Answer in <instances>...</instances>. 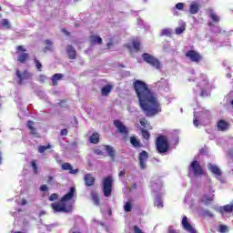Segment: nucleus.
<instances>
[{
    "instance_id": "f257e3e1",
    "label": "nucleus",
    "mask_w": 233,
    "mask_h": 233,
    "mask_svg": "<svg viewBox=\"0 0 233 233\" xmlns=\"http://www.w3.org/2000/svg\"><path fill=\"white\" fill-rule=\"evenodd\" d=\"M133 88L138 99V105L147 117H154L161 112V104L157 100V95L150 89L148 84L143 80H135Z\"/></svg>"
},
{
    "instance_id": "f03ea898",
    "label": "nucleus",
    "mask_w": 233,
    "mask_h": 233,
    "mask_svg": "<svg viewBox=\"0 0 233 233\" xmlns=\"http://www.w3.org/2000/svg\"><path fill=\"white\" fill-rule=\"evenodd\" d=\"M76 194V187H71L67 194H66L59 202L51 204V207L55 212H64L65 214H69L73 210L72 198Z\"/></svg>"
},
{
    "instance_id": "7ed1b4c3",
    "label": "nucleus",
    "mask_w": 233,
    "mask_h": 233,
    "mask_svg": "<svg viewBox=\"0 0 233 233\" xmlns=\"http://www.w3.org/2000/svg\"><path fill=\"white\" fill-rule=\"evenodd\" d=\"M156 150L158 154H167L170 150V141L168 137L160 135L157 137Z\"/></svg>"
},
{
    "instance_id": "20e7f679",
    "label": "nucleus",
    "mask_w": 233,
    "mask_h": 233,
    "mask_svg": "<svg viewBox=\"0 0 233 233\" xmlns=\"http://www.w3.org/2000/svg\"><path fill=\"white\" fill-rule=\"evenodd\" d=\"M187 170L188 177H192V176H194L195 177H199V176H203V174H205V169L203 168V166H201V163H199V161L198 160H193L189 165Z\"/></svg>"
},
{
    "instance_id": "39448f33",
    "label": "nucleus",
    "mask_w": 233,
    "mask_h": 233,
    "mask_svg": "<svg viewBox=\"0 0 233 233\" xmlns=\"http://www.w3.org/2000/svg\"><path fill=\"white\" fill-rule=\"evenodd\" d=\"M114 187V177L107 176L102 180V190L105 198L112 196V188Z\"/></svg>"
},
{
    "instance_id": "423d86ee",
    "label": "nucleus",
    "mask_w": 233,
    "mask_h": 233,
    "mask_svg": "<svg viewBox=\"0 0 233 233\" xmlns=\"http://www.w3.org/2000/svg\"><path fill=\"white\" fill-rule=\"evenodd\" d=\"M142 59L145 61V63H147V65H150V66L156 68V70H161V62L159 59L156 58V56L148 53H144L142 55Z\"/></svg>"
},
{
    "instance_id": "0eeeda50",
    "label": "nucleus",
    "mask_w": 233,
    "mask_h": 233,
    "mask_svg": "<svg viewBox=\"0 0 233 233\" xmlns=\"http://www.w3.org/2000/svg\"><path fill=\"white\" fill-rule=\"evenodd\" d=\"M16 54H19L17 56V61L22 65H25L30 59V54L26 53V48H25V46H16Z\"/></svg>"
},
{
    "instance_id": "6e6552de",
    "label": "nucleus",
    "mask_w": 233,
    "mask_h": 233,
    "mask_svg": "<svg viewBox=\"0 0 233 233\" xmlns=\"http://www.w3.org/2000/svg\"><path fill=\"white\" fill-rule=\"evenodd\" d=\"M185 56L187 57V59H189L192 63H199L200 61H203V56L196 50H188L185 54Z\"/></svg>"
},
{
    "instance_id": "1a4fd4ad",
    "label": "nucleus",
    "mask_w": 233,
    "mask_h": 233,
    "mask_svg": "<svg viewBox=\"0 0 233 233\" xmlns=\"http://www.w3.org/2000/svg\"><path fill=\"white\" fill-rule=\"evenodd\" d=\"M147 161H148V152L143 150L138 154V165L142 170L147 168Z\"/></svg>"
},
{
    "instance_id": "9d476101",
    "label": "nucleus",
    "mask_w": 233,
    "mask_h": 233,
    "mask_svg": "<svg viewBox=\"0 0 233 233\" xmlns=\"http://www.w3.org/2000/svg\"><path fill=\"white\" fill-rule=\"evenodd\" d=\"M181 226L186 230V232L188 233H198V230L195 229L194 226L190 224L188 221V218L187 216H184L182 218Z\"/></svg>"
},
{
    "instance_id": "9b49d317",
    "label": "nucleus",
    "mask_w": 233,
    "mask_h": 233,
    "mask_svg": "<svg viewBox=\"0 0 233 233\" xmlns=\"http://www.w3.org/2000/svg\"><path fill=\"white\" fill-rule=\"evenodd\" d=\"M126 48H127L130 54L137 53L141 50V42L139 40H132V44H127Z\"/></svg>"
},
{
    "instance_id": "f8f14e48",
    "label": "nucleus",
    "mask_w": 233,
    "mask_h": 233,
    "mask_svg": "<svg viewBox=\"0 0 233 233\" xmlns=\"http://www.w3.org/2000/svg\"><path fill=\"white\" fill-rule=\"evenodd\" d=\"M113 123L120 134H123L124 136H128V128L125 127V125H123V122H121L118 119H116Z\"/></svg>"
},
{
    "instance_id": "ddd939ff",
    "label": "nucleus",
    "mask_w": 233,
    "mask_h": 233,
    "mask_svg": "<svg viewBox=\"0 0 233 233\" xmlns=\"http://www.w3.org/2000/svg\"><path fill=\"white\" fill-rule=\"evenodd\" d=\"M217 128L218 132H227V130L230 128V124L227 122L225 119H220L217 123Z\"/></svg>"
},
{
    "instance_id": "4468645a",
    "label": "nucleus",
    "mask_w": 233,
    "mask_h": 233,
    "mask_svg": "<svg viewBox=\"0 0 233 233\" xmlns=\"http://www.w3.org/2000/svg\"><path fill=\"white\" fill-rule=\"evenodd\" d=\"M15 74L20 81V85L21 83H23V81L30 79V77H32V75H30V73L27 70H25L23 73H21L19 69H16Z\"/></svg>"
},
{
    "instance_id": "2eb2a0df",
    "label": "nucleus",
    "mask_w": 233,
    "mask_h": 233,
    "mask_svg": "<svg viewBox=\"0 0 233 233\" xmlns=\"http://www.w3.org/2000/svg\"><path fill=\"white\" fill-rule=\"evenodd\" d=\"M61 168L63 170H68L69 174H79V169H74V167H72V164L68 163V162H65L61 165Z\"/></svg>"
},
{
    "instance_id": "dca6fc26",
    "label": "nucleus",
    "mask_w": 233,
    "mask_h": 233,
    "mask_svg": "<svg viewBox=\"0 0 233 233\" xmlns=\"http://www.w3.org/2000/svg\"><path fill=\"white\" fill-rule=\"evenodd\" d=\"M84 181L86 183V187H92L94 183H96V178L92 176V174H86L84 177Z\"/></svg>"
},
{
    "instance_id": "f3484780",
    "label": "nucleus",
    "mask_w": 233,
    "mask_h": 233,
    "mask_svg": "<svg viewBox=\"0 0 233 233\" xmlns=\"http://www.w3.org/2000/svg\"><path fill=\"white\" fill-rule=\"evenodd\" d=\"M90 45H103V38L99 35H92L89 36Z\"/></svg>"
},
{
    "instance_id": "a211bd4d",
    "label": "nucleus",
    "mask_w": 233,
    "mask_h": 233,
    "mask_svg": "<svg viewBox=\"0 0 233 233\" xmlns=\"http://www.w3.org/2000/svg\"><path fill=\"white\" fill-rule=\"evenodd\" d=\"M66 50L69 59H76V57H77V53L76 52V48H74V46H67Z\"/></svg>"
},
{
    "instance_id": "6ab92c4d",
    "label": "nucleus",
    "mask_w": 233,
    "mask_h": 233,
    "mask_svg": "<svg viewBox=\"0 0 233 233\" xmlns=\"http://www.w3.org/2000/svg\"><path fill=\"white\" fill-rule=\"evenodd\" d=\"M130 144L134 148H143V144L141 143V140L137 139L136 137H130L129 138Z\"/></svg>"
},
{
    "instance_id": "aec40b11",
    "label": "nucleus",
    "mask_w": 233,
    "mask_h": 233,
    "mask_svg": "<svg viewBox=\"0 0 233 233\" xmlns=\"http://www.w3.org/2000/svg\"><path fill=\"white\" fill-rule=\"evenodd\" d=\"M105 149L106 150L109 157H111L112 161H116V149L112 146H105Z\"/></svg>"
},
{
    "instance_id": "412c9836",
    "label": "nucleus",
    "mask_w": 233,
    "mask_h": 233,
    "mask_svg": "<svg viewBox=\"0 0 233 233\" xmlns=\"http://www.w3.org/2000/svg\"><path fill=\"white\" fill-rule=\"evenodd\" d=\"M207 14L214 23H219V16L214 12L212 8L207 10Z\"/></svg>"
},
{
    "instance_id": "4be33fe9",
    "label": "nucleus",
    "mask_w": 233,
    "mask_h": 233,
    "mask_svg": "<svg viewBox=\"0 0 233 233\" xmlns=\"http://www.w3.org/2000/svg\"><path fill=\"white\" fill-rule=\"evenodd\" d=\"M34 125H35L34 121L32 120L27 121V128H29L31 136L37 137L38 136L37 129L34 127Z\"/></svg>"
},
{
    "instance_id": "5701e85b",
    "label": "nucleus",
    "mask_w": 233,
    "mask_h": 233,
    "mask_svg": "<svg viewBox=\"0 0 233 233\" xmlns=\"http://www.w3.org/2000/svg\"><path fill=\"white\" fill-rule=\"evenodd\" d=\"M63 77H65V76L63 74L56 73V74L53 75L52 78H51L53 86H57V82L61 81V79H63Z\"/></svg>"
},
{
    "instance_id": "b1692460",
    "label": "nucleus",
    "mask_w": 233,
    "mask_h": 233,
    "mask_svg": "<svg viewBox=\"0 0 233 233\" xmlns=\"http://www.w3.org/2000/svg\"><path fill=\"white\" fill-rule=\"evenodd\" d=\"M112 88H114L113 85H106L101 89V95L104 96H110V92H112Z\"/></svg>"
},
{
    "instance_id": "393cba45",
    "label": "nucleus",
    "mask_w": 233,
    "mask_h": 233,
    "mask_svg": "<svg viewBox=\"0 0 233 233\" xmlns=\"http://www.w3.org/2000/svg\"><path fill=\"white\" fill-rule=\"evenodd\" d=\"M208 170H210V172L212 174H214L215 176H218L220 177L221 176V169H219V167L216 165H212V164H209L208 165Z\"/></svg>"
},
{
    "instance_id": "a878e982",
    "label": "nucleus",
    "mask_w": 233,
    "mask_h": 233,
    "mask_svg": "<svg viewBox=\"0 0 233 233\" xmlns=\"http://www.w3.org/2000/svg\"><path fill=\"white\" fill-rule=\"evenodd\" d=\"M199 12V4L193 2L189 5V14L196 15Z\"/></svg>"
},
{
    "instance_id": "bb28decb",
    "label": "nucleus",
    "mask_w": 233,
    "mask_h": 233,
    "mask_svg": "<svg viewBox=\"0 0 233 233\" xmlns=\"http://www.w3.org/2000/svg\"><path fill=\"white\" fill-rule=\"evenodd\" d=\"M89 142L92 145H97V143H99V133H93L92 136L89 137Z\"/></svg>"
},
{
    "instance_id": "cd10ccee",
    "label": "nucleus",
    "mask_w": 233,
    "mask_h": 233,
    "mask_svg": "<svg viewBox=\"0 0 233 233\" xmlns=\"http://www.w3.org/2000/svg\"><path fill=\"white\" fill-rule=\"evenodd\" d=\"M220 212L223 213H230L233 212V201L229 204L225 205L224 207L220 208Z\"/></svg>"
},
{
    "instance_id": "c85d7f7f",
    "label": "nucleus",
    "mask_w": 233,
    "mask_h": 233,
    "mask_svg": "<svg viewBox=\"0 0 233 233\" xmlns=\"http://www.w3.org/2000/svg\"><path fill=\"white\" fill-rule=\"evenodd\" d=\"M140 125L141 127H144V128H147V130H152V126L150 125V123H148V120H147V118H142L140 119Z\"/></svg>"
},
{
    "instance_id": "c756f323",
    "label": "nucleus",
    "mask_w": 233,
    "mask_h": 233,
    "mask_svg": "<svg viewBox=\"0 0 233 233\" xmlns=\"http://www.w3.org/2000/svg\"><path fill=\"white\" fill-rule=\"evenodd\" d=\"M31 167L33 168L34 174L37 176V174H39V167L37 166V160H32Z\"/></svg>"
},
{
    "instance_id": "7c9ffc66",
    "label": "nucleus",
    "mask_w": 233,
    "mask_h": 233,
    "mask_svg": "<svg viewBox=\"0 0 233 233\" xmlns=\"http://www.w3.org/2000/svg\"><path fill=\"white\" fill-rule=\"evenodd\" d=\"M212 201H214V197L208 195H204L202 197V203H205V205H208V203H212Z\"/></svg>"
},
{
    "instance_id": "2f4dec72",
    "label": "nucleus",
    "mask_w": 233,
    "mask_h": 233,
    "mask_svg": "<svg viewBox=\"0 0 233 233\" xmlns=\"http://www.w3.org/2000/svg\"><path fill=\"white\" fill-rule=\"evenodd\" d=\"M140 132L142 134L143 139H146V141H148V139H150V132H148V130L141 128Z\"/></svg>"
},
{
    "instance_id": "473e14b6",
    "label": "nucleus",
    "mask_w": 233,
    "mask_h": 233,
    "mask_svg": "<svg viewBox=\"0 0 233 233\" xmlns=\"http://www.w3.org/2000/svg\"><path fill=\"white\" fill-rule=\"evenodd\" d=\"M49 148H52V146L48 144L47 146H39L38 147V152L39 154H45L46 150H49Z\"/></svg>"
},
{
    "instance_id": "72a5a7b5",
    "label": "nucleus",
    "mask_w": 233,
    "mask_h": 233,
    "mask_svg": "<svg viewBox=\"0 0 233 233\" xmlns=\"http://www.w3.org/2000/svg\"><path fill=\"white\" fill-rule=\"evenodd\" d=\"M91 198L95 205H96V207H99V203H100L99 195H97V193H92Z\"/></svg>"
},
{
    "instance_id": "f704fd0d",
    "label": "nucleus",
    "mask_w": 233,
    "mask_h": 233,
    "mask_svg": "<svg viewBox=\"0 0 233 233\" xmlns=\"http://www.w3.org/2000/svg\"><path fill=\"white\" fill-rule=\"evenodd\" d=\"M34 63L35 65V68L38 72H41L43 70V65L37 58H34Z\"/></svg>"
},
{
    "instance_id": "c9c22d12",
    "label": "nucleus",
    "mask_w": 233,
    "mask_h": 233,
    "mask_svg": "<svg viewBox=\"0 0 233 233\" xmlns=\"http://www.w3.org/2000/svg\"><path fill=\"white\" fill-rule=\"evenodd\" d=\"M1 25L2 26H4V28H7V29L12 28V25H10V22L8 21V19H3L1 21Z\"/></svg>"
},
{
    "instance_id": "e433bc0d",
    "label": "nucleus",
    "mask_w": 233,
    "mask_h": 233,
    "mask_svg": "<svg viewBox=\"0 0 233 233\" xmlns=\"http://www.w3.org/2000/svg\"><path fill=\"white\" fill-rule=\"evenodd\" d=\"M160 35H167L171 36L172 35V31L169 28H165L161 31Z\"/></svg>"
},
{
    "instance_id": "4c0bfd02",
    "label": "nucleus",
    "mask_w": 233,
    "mask_h": 233,
    "mask_svg": "<svg viewBox=\"0 0 233 233\" xmlns=\"http://www.w3.org/2000/svg\"><path fill=\"white\" fill-rule=\"evenodd\" d=\"M125 212H132V204L130 202H127L124 206Z\"/></svg>"
},
{
    "instance_id": "58836bf2",
    "label": "nucleus",
    "mask_w": 233,
    "mask_h": 233,
    "mask_svg": "<svg viewBox=\"0 0 233 233\" xmlns=\"http://www.w3.org/2000/svg\"><path fill=\"white\" fill-rule=\"evenodd\" d=\"M219 232L220 233H227V232H228V227L227 225H220L219 226Z\"/></svg>"
},
{
    "instance_id": "ea45409f",
    "label": "nucleus",
    "mask_w": 233,
    "mask_h": 233,
    "mask_svg": "<svg viewBox=\"0 0 233 233\" xmlns=\"http://www.w3.org/2000/svg\"><path fill=\"white\" fill-rule=\"evenodd\" d=\"M156 207H157V208H163V200L157 198L155 202Z\"/></svg>"
},
{
    "instance_id": "a19ab883",
    "label": "nucleus",
    "mask_w": 233,
    "mask_h": 233,
    "mask_svg": "<svg viewBox=\"0 0 233 233\" xmlns=\"http://www.w3.org/2000/svg\"><path fill=\"white\" fill-rule=\"evenodd\" d=\"M59 198V196L56 193L51 194V196H49V201H56L57 200V198Z\"/></svg>"
},
{
    "instance_id": "79ce46f5",
    "label": "nucleus",
    "mask_w": 233,
    "mask_h": 233,
    "mask_svg": "<svg viewBox=\"0 0 233 233\" xmlns=\"http://www.w3.org/2000/svg\"><path fill=\"white\" fill-rule=\"evenodd\" d=\"M183 32H185V27H177L176 28L177 35H179L180 34H183Z\"/></svg>"
},
{
    "instance_id": "37998d69",
    "label": "nucleus",
    "mask_w": 233,
    "mask_h": 233,
    "mask_svg": "<svg viewBox=\"0 0 233 233\" xmlns=\"http://www.w3.org/2000/svg\"><path fill=\"white\" fill-rule=\"evenodd\" d=\"M183 8H185V4L178 3V4L176 5V9L177 10H183Z\"/></svg>"
},
{
    "instance_id": "c03bdc74",
    "label": "nucleus",
    "mask_w": 233,
    "mask_h": 233,
    "mask_svg": "<svg viewBox=\"0 0 233 233\" xmlns=\"http://www.w3.org/2000/svg\"><path fill=\"white\" fill-rule=\"evenodd\" d=\"M134 233H143V230L137 226L133 227Z\"/></svg>"
},
{
    "instance_id": "a18cd8bd",
    "label": "nucleus",
    "mask_w": 233,
    "mask_h": 233,
    "mask_svg": "<svg viewBox=\"0 0 233 233\" xmlns=\"http://www.w3.org/2000/svg\"><path fill=\"white\" fill-rule=\"evenodd\" d=\"M60 136H68V129L65 128L60 131Z\"/></svg>"
},
{
    "instance_id": "49530a36",
    "label": "nucleus",
    "mask_w": 233,
    "mask_h": 233,
    "mask_svg": "<svg viewBox=\"0 0 233 233\" xmlns=\"http://www.w3.org/2000/svg\"><path fill=\"white\" fill-rule=\"evenodd\" d=\"M40 190L41 192H46V190H48V187L46 185H42L40 187Z\"/></svg>"
},
{
    "instance_id": "de8ad7c7",
    "label": "nucleus",
    "mask_w": 233,
    "mask_h": 233,
    "mask_svg": "<svg viewBox=\"0 0 233 233\" xmlns=\"http://www.w3.org/2000/svg\"><path fill=\"white\" fill-rule=\"evenodd\" d=\"M126 174H127V171L123 169L118 173V177H125Z\"/></svg>"
},
{
    "instance_id": "09e8293b",
    "label": "nucleus",
    "mask_w": 233,
    "mask_h": 233,
    "mask_svg": "<svg viewBox=\"0 0 233 233\" xmlns=\"http://www.w3.org/2000/svg\"><path fill=\"white\" fill-rule=\"evenodd\" d=\"M52 51V46H46L45 48H44V52H50Z\"/></svg>"
},
{
    "instance_id": "8fccbe9b",
    "label": "nucleus",
    "mask_w": 233,
    "mask_h": 233,
    "mask_svg": "<svg viewBox=\"0 0 233 233\" xmlns=\"http://www.w3.org/2000/svg\"><path fill=\"white\" fill-rule=\"evenodd\" d=\"M193 123H194L195 127H199V120H198V118H195L193 120Z\"/></svg>"
},
{
    "instance_id": "3c124183",
    "label": "nucleus",
    "mask_w": 233,
    "mask_h": 233,
    "mask_svg": "<svg viewBox=\"0 0 233 233\" xmlns=\"http://www.w3.org/2000/svg\"><path fill=\"white\" fill-rule=\"evenodd\" d=\"M46 45H47V46H52L53 43L52 41H50L49 39L45 41Z\"/></svg>"
},
{
    "instance_id": "603ef678",
    "label": "nucleus",
    "mask_w": 233,
    "mask_h": 233,
    "mask_svg": "<svg viewBox=\"0 0 233 233\" xmlns=\"http://www.w3.org/2000/svg\"><path fill=\"white\" fill-rule=\"evenodd\" d=\"M63 34H65L66 35H70V32H68L66 28L62 29Z\"/></svg>"
},
{
    "instance_id": "864d4df0",
    "label": "nucleus",
    "mask_w": 233,
    "mask_h": 233,
    "mask_svg": "<svg viewBox=\"0 0 233 233\" xmlns=\"http://www.w3.org/2000/svg\"><path fill=\"white\" fill-rule=\"evenodd\" d=\"M51 181H54V177L49 176V177H47V182H48V183H51Z\"/></svg>"
},
{
    "instance_id": "5fc2aeb1",
    "label": "nucleus",
    "mask_w": 233,
    "mask_h": 233,
    "mask_svg": "<svg viewBox=\"0 0 233 233\" xmlns=\"http://www.w3.org/2000/svg\"><path fill=\"white\" fill-rule=\"evenodd\" d=\"M26 203H27V202H26V199L23 198L21 205H22V206H25V205H26Z\"/></svg>"
},
{
    "instance_id": "6e6d98bb",
    "label": "nucleus",
    "mask_w": 233,
    "mask_h": 233,
    "mask_svg": "<svg viewBox=\"0 0 233 233\" xmlns=\"http://www.w3.org/2000/svg\"><path fill=\"white\" fill-rule=\"evenodd\" d=\"M227 77H228L230 79V77H232V75L230 73H228Z\"/></svg>"
},
{
    "instance_id": "4d7b16f0",
    "label": "nucleus",
    "mask_w": 233,
    "mask_h": 233,
    "mask_svg": "<svg viewBox=\"0 0 233 233\" xmlns=\"http://www.w3.org/2000/svg\"><path fill=\"white\" fill-rule=\"evenodd\" d=\"M1 163H3V157L1 156V153H0V165Z\"/></svg>"
},
{
    "instance_id": "13d9d810",
    "label": "nucleus",
    "mask_w": 233,
    "mask_h": 233,
    "mask_svg": "<svg viewBox=\"0 0 233 233\" xmlns=\"http://www.w3.org/2000/svg\"><path fill=\"white\" fill-rule=\"evenodd\" d=\"M75 26H76V28H79V24L76 23Z\"/></svg>"
},
{
    "instance_id": "bf43d9fd",
    "label": "nucleus",
    "mask_w": 233,
    "mask_h": 233,
    "mask_svg": "<svg viewBox=\"0 0 233 233\" xmlns=\"http://www.w3.org/2000/svg\"><path fill=\"white\" fill-rule=\"evenodd\" d=\"M72 233H80L79 231H77V230H75V231H73Z\"/></svg>"
},
{
    "instance_id": "052dcab7",
    "label": "nucleus",
    "mask_w": 233,
    "mask_h": 233,
    "mask_svg": "<svg viewBox=\"0 0 233 233\" xmlns=\"http://www.w3.org/2000/svg\"><path fill=\"white\" fill-rule=\"evenodd\" d=\"M1 10H3V9H2V7L0 6V12H1ZM0 18H1V14H0Z\"/></svg>"
},
{
    "instance_id": "680f3d73",
    "label": "nucleus",
    "mask_w": 233,
    "mask_h": 233,
    "mask_svg": "<svg viewBox=\"0 0 233 233\" xmlns=\"http://www.w3.org/2000/svg\"><path fill=\"white\" fill-rule=\"evenodd\" d=\"M15 233H23V232H21V231H17V232H15Z\"/></svg>"
},
{
    "instance_id": "e2e57ef3",
    "label": "nucleus",
    "mask_w": 233,
    "mask_h": 233,
    "mask_svg": "<svg viewBox=\"0 0 233 233\" xmlns=\"http://www.w3.org/2000/svg\"><path fill=\"white\" fill-rule=\"evenodd\" d=\"M133 187H136V185H134Z\"/></svg>"
},
{
    "instance_id": "0e129e2a",
    "label": "nucleus",
    "mask_w": 233,
    "mask_h": 233,
    "mask_svg": "<svg viewBox=\"0 0 233 233\" xmlns=\"http://www.w3.org/2000/svg\"><path fill=\"white\" fill-rule=\"evenodd\" d=\"M133 187H136V185H134Z\"/></svg>"
}]
</instances>
